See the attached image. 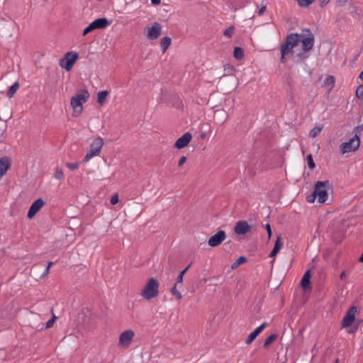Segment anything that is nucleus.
Returning a JSON list of instances; mask_svg holds the SVG:
<instances>
[{
    "instance_id": "obj_18",
    "label": "nucleus",
    "mask_w": 363,
    "mask_h": 363,
    "mask_svg": "<svg viewBox=\"0 0 363 363\" xmlns=\"http://www.w3.org/2000/svg\"><path fill=\"white\" fill-rule=\"evenodd\" d=\"M266 326L267 323L265 322L260 325L259 327H257L247 336V339L245 340V343L247 345L251 344L255 340L257 335L264 329Z\"/></svg>"
},
{
    "instance_id": "obj_4",
    "label": "nucleus",
    "mask_w": 363,
    "mask_h": 363,
    "mask_svg": "<svg viewBox=\"0 0 363 363\" xmlns=\"http://www.w3.org/2000/svg\"><path fill=\"white\" fill-rule=\"evenodd\" d=\"M330 181H318L314 186V191L318 197L320 203H324L328 199V190L330 187Z\"/></svg>"
},
{
    "instance_id": "obj_19",
    "label": "nucleus",
    "mask_w": 363,
    "mask_h": 363,
    "mask_svg": "<svg viewBox=\"0 0 363 363\" xmlns=\"http://www.w3.org/2000/svg\"><path fill=\"white\" fill-rule=\"evenodd\" d=\"M91 23L96 30L105 28L110 24V22L106 18H99L91 22Z\"/></svg>"
},
{
    "instance_id": "obj_52",
    "label": "nucleus",
    "mask_w": 363,
    "mask_h": 363,
    "mask_svg": "<svg viewBox=\"0 0 363 363\" xmlns=\"http://www.w3.org/2000/svg\"><path fill=\"white\" fill-rule=\"evenodd\" d=\"M358 261H359V262L363 263V253H362V255L359 257Z\"/></svg>"
},
{
    "instance_id": "obj_5",
    "label": "nucleus",
    "mask_w": 363,
    "mask_h": 363,
    "mask_svg": "<svg viewBox=\"0 0 363 363\" xmlns=\"http://www.w3.org/2000/svg\"><path fill=\"white\" fill-rule=\"evenodd\" d=\"M299 35L300 41L303 44V50L304 52L310 51L314 45V35L309 28L302 30Z\"/></svg>"
},
{
    "instance_id": "obj_44",
    "label": "nucleus",
    "mask_w": 363,
    "mask_h": 363,
    "mask_svg": "<svg viewBox=\"0 0 363 363\" xmlns=\"http://www.w3.org/2000/svg\"><path fill=\"white\" fill-rule=\"evenodd\" d=\"M186 161V156L181 157V158L179 159V162H178V166L182 167L185 163Z\"/></svg>"
},
{
    "instance_id": "obj_49",
    "label": "nucleus",
    "mask_w": 363,
    "mask_h": 363,
    "mask_svg": "<svg viewBox=\"0 0 363 363\" xmlns=\"http://www.w3.org/2000/svg\"><path fill=\"white\" fill-rule=\"evenodd\" d=\"M49 272H50V269L48 268V267H46L44 273L43 274L42 277H45L46 275H48L49 274Z\"/></svg>"
},
{
    "instance_id": "obj_47",
    "label": "nucleus",
    "mask_w": 363,
    "mask_h": 363,
    "mask_svg": "<svg viewBox=\"0 0 363 363\" xmlns=\"http://www.w3.org/2000/svg\"><path fill=\"white\" fill-rule=\"evenodd\" d=\"M266 11V6H262L259 9V11H258V13L259 16L262 15L264 11Z\"/></svg>"
},
{
    "instance_id": "obj_20",
    "label": "nucleus",
    "mask_w": 363,
    "mask_h": 363,
    "mask_svg": "<svg viewBox=\"0 0 363 363\" xmlns=\"http://www.w3.org/2000/svg\"><path fill=\"white\" fill-rule=\"evenodd\" d=\"M310 278H311V270L308 269L305 272V274L301 281V286L303 288V289L305 291H306L307 289L311 288Z\"/></svg>"
},
{
    "instance_id": "obj_14",
    "label": "nucleus",
    "mask_w": 363,
    "mask_h": 363,
    "mask_svg": "<svg viewBox=\"0 0 363 363\" xmlns=\"http://www.w3.org/2000/svg\"><path fill=\"white\" fill-rule=\"evenodd\" d=\"M192 135L190 133L187 132L182 135L174 143V147L177 149H182L186 147L190 143Z\"/></svg>"
},
{
    "instance_id": "obj_23",
    "label": "nucleus",
    "mask_w": 363,
    "mask_h": 363,
    "mask_svg": "<svg viewBox=\"0 0 363 363\" xmlns=\"http://www.w3.org/2000/svg\"><path fill=\"white\" fill-rule=\"evenodd\" d=\"M108 95V91L107 90L101 91L97 94V103L103 105L106 100V97Z\"/></svg>"
},
{
    "instance_id": "obj_28",
    "label": "nucleus",
    "mask_w": 363,
    "mask_h": 363,
    "mask_svg": "<svg viewBox=\"0 0 363 363\" xmlns=\"http://www.w3.org/2000/svg\"><path fill=\"white\" fill-rule=\"evenodd\" d=\"M247 262V258L244 256L239 257L235 262H233L231 265L232 269H235L239 267L240 264Z\"/></svg>"
},
{
    "instance_id": "obj_43",
    "label": "nucleus",
    "mask_w": 363,
    "mask_h": 363,
    "mask_svg": "<svg viewBox=\"0 0 363 363\" xmlns=\"http://www.w3.org/2000/svg\"><path fill=\"white\" fill-rule=\"evenodd\" d=\"M118 202V196L117 194H115L112 196L111 199V203L112 205H116Z\"/></svg>"
},
{
    "instance_id": "obj_45",
    "label": "nucleus",
    "mask_w": 363,
    "mask_h": 363,
    "mask_svg": "<svg viewBox=\"0 0 363 363\" xmlns=\"http://www.w3.org/2000/svg\"><path fill=\"white\" fill-rule=\"evenodd\" d=\"M359 328V324L353 325L350 330L348 331L349 333H354Z\"/></svg>"
},
{
    "instance_id": "obj_50",
    "label": "nucleus",
    "mask_w": 363,
    "mask_h": 363,
    "mask_svg": "<svg viewBox=\"0 0 363 363\" xmlns=\"http://www.w3.org/2000/svg\"><path fill=\"white\" fill-rule=\"evenodd\" d=\"M346 277V275H345V272H342L340 274V278L342 279V280H344Z\"/></svg>"
},
{
    "instance_id": "obj_22",
    "label": "nucleus",
    "mask_w": 363,
    "mask_h": 363,
    "mask_svg": "<svg viewBox=\"0 0 363 363\" xmlns=\"http://www.w3.org/2000/svg\"><path fill=\"white\" fill-rule=\"evenodd\" d=\"M172 39L168 36H165L162 38L160 40V47L162 50V52L164 53L167 48L171 45Z\"/></svg>"
},
{
    "instance_id": "obj_2",
    "label": "nucleus",
    "mask_w": 363,
    "mask_h": 363,
    "mask_svg": "<svg viewBox=\"0 0 363 363\" xmlns=\"http://www.w3.org/2000/svg\"><path fill=\"white\" fill-rule=\"evenodd\" d=\"M159 285L156 279L150 278L141 291V296L146 300L156 297L159 294Z\"/></svg>"
},
{
    "instance_id": "obj_25",
    "label": "nucleus",
    "mask_w": 363,
    "mask_h": 363,
    "mask_svg": "<svg viewBox=\"0 0 363 363\" xmlns=\"http://www.w3.org/2000/svg\"><path fill=\"white\" fill-rule=\"evenodd\" d=\"M233 57L237 60H241L244 57L243 50L240 47H235L233 51Z\"/></svg>"
},
{
    "instance_id": "obj_13",
    "label": "nucleus",
    "mask_w": 363,
    "mask_h": 363,
    "mask_svg": "<svg viewBox=\"0 0 363 363\" xmlns=\"http://www.w3.org/2000/svg\"><path fill=\"white\" fill-rule=\"evenodd\" d=\"M45 202L42 199H38L35 200L30 206L27 217L29 219L33 218L35 214L40 210V208L44 206Z\"/></svg>"
},
{
    "instance_id": "obj_15",
    "label": "nucleus",
    "mask_w": 363,
    "mask_h": 363,
    "mask_svg": "<svg viewBox=\"0 0 363 363\" xmlns=\"http://www.w3.org/2000/svg\"><path fill=\"white\" fill-rule=\"evenodd\" d=\"M252 227L245 220L238 221L235 225L234 231L237 235H245L251 230Z\"/></svg>"
},
{
    "instance_id": "obj_10",
    "label": "nucleus",
    "mask_w": 363,
    "mask_h": 363,
    "mask_svg": "<svg viewBox=\"0 0 363 363\" xmlns=\"http://www.w3.org/2000/svg\"><path fill=\"white\" fill-rule=\"evenodd\" d=\"M226 233L224 230H220L215 235H212L208 240V245L211 247H217L220 245L225 239Z\"/></svg>"
},
{
    "instance_id": "obj_9",
    "label": "nucleus",
    "mask_w": 363,
    "mask_h": 363,
    "mask_svg": "<svg viewBox=\"0 0 363 363\" xmlns=\"http://www.w3.org/2000/svg\"><path fill=\"white\" fill-rule=\"evenodd\" d=\"M359 138L357 135H355L348 142L343 143L341 145V152L342 154L350 152L351 151H355L359 146Z\"/></svg>"
},
{
    "instance_id": "obj_40",
    "label": "nucleus",
    "mask_w": 363,
    "mask_h": 363,
    "mask_svg": "<svg viewBox=\"0 0 363 363\" xmlns=\"http://www.w3.org/2000/svg\"><path fill=\"white\" fill-rule=\"evenodd\" d=\"M93 24L91 23L87 27H86L83 31V35H87L89 33L94 30Z\"/></svg>"
},
{
    "instance_id": "obj_35",
    "label": "nucleus",
    "mask_w": 363,
    "mask_h": 363,
    "mask_svg": "<svg viewBox=\"0 0 363 363\" xmlns=\"http://www.w3.org/2000/svg\"><path fill=\"white\" fill-rule=\"evenodd\" d=\"M307 162H308V167L311 169H313L315 167V162L313 161V156H312L311 154H309L307 156Z\"/></svg>"
},
{
    "instance_id": "obj_26",
    "label": "nucleus",
    "mask_w": 363,
    "mask_h": 363,
    "mask_svg": "<svg viewBox=\"0 0 363 363\" xmlns=\"http://www.w3.org/2000/svg\"><path fill=\"white\" fill-rule=\"evenodd\" d=\"M19 87V83L18 82H15L9 89V90L7 91V96L9 98H11L13 97V96L14 95V94L16 93V90L18 89Z\"/></svg>"
},
{
    "instance_id": "obj_48",
    "label": "nucleus",
    "mask_w": 363,
    "mask_h": 363,
    "mask_svg": "<svg viewBox=\"0 0 363 363\" xmlns=\"http://www.w3.org/2000/svg\"><path fill=\"white\" fill-rule=\"evenodd\" d=\"M161 0H151L152 5H158L160 4Z\"/></svg>"
},
{
    "instance_id": "obj_16",
    "label": "nucleus",
    "mask_w": 363,
    "mask_h": 363,
    "mask_svg": "<svg viewBox=\"0 0 363 363\" xmlns=\"http://www.w3.org/2000/svg\"><path fill=\"white\" fill-rule=\"evenodd\" d=\"M11 165V159L4 156L0 158V179H1L7 172Z\"/></svg>"
},
{
    "instance_id": "obj_1",
    "label": "nucleus",
    "mask_w": 363,
    "mask_h": 363,
    "mask_svg": "<svg viewBox=\"0 0 363 363\" xmlns=\"http://www.w3.org/2000/svg\"><path fill=\"white\" fill-rule=\"evenodd\" d=\"M89 97V91L86 89H82L79 94L71 98L70 104L73 108L72 116L74 117H78L82 113L83 103L86 102Z\"/></svg>"
},
{
    "instance_id": "obj_27",
    "label": "nucleus",
    "mask_w": 363,
    "mask_h": 363,
    "mask_svg": "<svg viewBox=\"0 0 363 363\" xmlns=\"http://www.w3.org/2000/svg\"><path fill=\"white\" fill-rule=\"evenodd\" d=\"M277 338V334L270 335L264 342L263 347H268Z\"/></svg>"
},
{
    "instance_id": "obj_17",
    "label": "nucleus",
    "mask_w": 363,
    "mask_h": 363,
    "mask_svg": "<svg viewBox=\"0 0 363 363\" xmlns=\"http://www.w3.org/2000/svg\"><path fill=\"white\" fill-rule=\"evenodd\" d=\"M213 118L218 123L222 125L228 120V115L223 108H220L215 111Z\"/></svg>"
},
{
    "instance_id": "obj_3",
    "label": "nucleus",
    "mask_w": 363,
    "mask_h": 363,
    "mask_svg": "<svg viewBox=\"0 0 363 363\" xmlns=\"http://www.w3.org/2000/svg\"><path fill=\"white\" fill-rule=\"evenodd\" d=\"M299 41V35L298 33L289 34L281 45V54L283 55L292 54L294 48L298 45Z\"/></svg>"
},
{
    "instance_id": "obj_8",
    "label": "nucleus",
    "mask_w": 363,
    "mask_h": 363,
    "mask_svg": "<svg viewBox=\"0 0 363 363\" xmlns=\"http://www.w3.org/2000/svg\"><path fill=\"white\" fill-rule=\"evenodd\" d=\"M162 33V26L157 23L155 22L152 26L146 27L145 29V35L148 40H154L157 39Z\"/></svg>"
},
{
    "instance_id": "obj_11",
    "label": "nucleus",
    "mask_w": 363,
    "mask_h": 363,
    "mask_svg": "<svg viewBox=\"0 0 363 363\" xmlns=\"http://www.w3.org/2000/svg\"><path fill=\"white\" fill-rule=\"evenodd\" d=\"M357 312V308L354 306H352L349 308L342 320V325L343 328L351 326L355 319Z\"/></svg>"
},
{
    "instance_id": "obj_38",
    "label": "nucleus",
    "mask_w": 363,
    "mask_h": 363,
    "mask_svg": "<svg viewBox=\"0 0 363 363\" xmlns=\"http://www.w3.org/2000/svg\"><path fill=\"white\" fill-rule=\"evenodd\" d=\"M57 319V317L53 315L52 318L50 319L45 324V328L46 329H48V328H50L51 327H52V325H54V323L55 321V320Z\"/></svg>"
},
{
    "instance_id": "obj_54",
    "label": "nucleus",
    "mask_w": 363,
    "mask_h": 363,
    "mask_svg": "<svg viewBox=\"0 0 363 363\" xmlns=\"http://www.w3.org/2000/svg\"><path fill=\"white\" fill-rule=\"evenodd\" d=\"M359 77L363 81V70L361 72Z\"/></svg>"
},
{
    "instance_id": "obj_36",
    "label": "nucleus",
    "mask_w": 363,
    "mask_h": 363,
    "mask_svg": "<svg viewBox=\"0 0 363 363\" xmlns=\"http://www.w3.org/2000/svg\"><path fill=\"white\" fill-rule=\"evenodd\" d=\"M356 96L359 99H363V84H360L357 86L356 89Z\"/></svg>"
},
{
    "instance_id": "obj_34",
    "label": "nucleus",
    "mask_w": 363,
    "mask_h": 363,
    "mask_svg": "<svg viewBox=\"0 0 363 363\" xmlns=\"http://www.w3.org/2000/svg\"><path fill=\"white\" fill-rule=\"evenodd\" d=\"M63 175H64V172H63V170L62 168L60 167H56L55 168V177L57 179H62L63 177Z\"/></svg>"
},
{
    "instance_id": "obj_29",
    "label": "nucleus",
    "mask_w": 363,
    "mask_h": 363,
    "mask_svg": "<svg viewBox=\"0 0 363 363\" xmlns=\"http://www.w3.org/2000/svg\"><path fill=\"white\" fill-rule=\"evenodd\" d=\"M323 128L319 126L314 127L309 133V136L312 138H315L318 136L320 133L321 132Z\"/></svg>"
},
{
    "instance_id": "obj_41",
    "label": "nucleus",
    "mask_w": 363,
    "mask_h": 363,
    "mask_svg": "<svg viewBox=\"0 0 363 363\" xmlns=\"http://www.w3.org/2000/svg\"><path fill=\"white\" fill-rule=\"evenodd\" d=\"M264 228L267 230V237H268V239L269 240L272 237V228H271V225L269 223H267L265 225H264Z\"/></svg>"
},
{
    "instance_id": "obj_31",
    "label": "nucleus",
    "mask_w": 363,
    "mask_h": 363,
    "mask_svg": "<svg viewBox=\"0 0 363 363\" xmlns=\"http://www.w3.org/2000/svg\"><path fill=\"white\" fill-rule=\"evenodd\" d=\"M301 7H308L313 4L315 0H295Z\"/></svg>"
},
{
    "instance_id": "obj_33",
    "label": "nucleus",
    "mask_w": 363,
    "mask_h": 363,
    "mask_svg": "<svg viewBox=\"0 0 363 363\" xmlns=\"http://www.w3.org/2000/svg\"><path fill=\"white\" fill-rule=\"evenodd\" d=\"M171 293L174 295L178 300H181L182 298V294L177 289V283L171 289Z\"/></svg>"
},
{
    "instance_id": "obj_37",
    "label": "nucleus",
    "mask_w": 363,
    "mask_h": 363,
    "mask_svg": "<svg viewBox=\"0 0 363 363\" xmlns=\"http://www.w3.org/2000/svg\"><path fill=\"white\" fill-rule=\"evenodd\" d=\"M317 197V195L315 194V191H313L312 194H309L306 197V201L308 203H313Z\"/></svg>"
},
{
    "instance_id": "obj_53",
    "label": "nucleus",
    "mask_w": 363,
    "mask_h": 363,
    "mask_svg": "<svg viewBox=\"0 0 363 363\" xmlns=\"http://www.w3.org/2000/svg\"><path fill=\"white\" fill-rule=\"evenodd\" d=\"M52 264H53V262H49L48 263V266H47V267H48V269H50V267H51Z\"/></svg>"
},
{
    "instance_id": "obj_42",
    "label": "nucleus",
    "mask_w": 363,
    "mask_h": 363,
    "mask_svg": "<svg viewBox=\"0 0 363 363\" xmlns=\"http://www.w3.org/2000/svg\"><path fill=\"white\" fill-rule=\"evenodd\" d=\"M296 57L298 58L297 62H301L307 58L308 55H306L305 53H298Z\"/></svg>"
},
{
    "instance_id": "obj_39",
    "label": "nucleus",
    "mask_w": 363,
    "mask_h": 363,
    "mask_svg": "<svg viewBox=\"0 0 363 363\" xmlns=\"http://www.w3.org/2000/svg\"><path fill=\"white\" fill-rule=\"evenodd\" d=\"M79 162H73V163H71V162H67L66 164L67 167L71 169V170H76L78 169L79 167Z\"/></svg>"
},
{
    "instance_id": "obj_21",
    "label": "nucleus",
    "mask_w": 363,
    "mask_h": 363,
    "mask_svg": "<svg viewBox=\"0 0 363 363\" xmlns=\"http://www.w3.org/2000/svg\"><path fill=\"white\" fill-rule=\"evenodd\" d=\"M282 245H283V242L281 241V236L279 235L277 238L274 246L269 254V257H275L277 255V254L279 252V251L280 250V249L281 248Z\"/></svg>"
},
{
    "instance_id": "obj_12",
    "label": "nucleus",
    "mask_w": 363,
    "mask_h": 363,
    "mask_svg": "<svg viewBox=\"0 0 363 363\" xmlns=\"http://www.w3.org/2000/svg\"><path fill=\"white\" fill-rule=\"evenodd\" d=\"M135 333L132 330L123 331L119 336V345L122 347H128L131 343Z\"/></svg>"
},
{
    "instance_id": "obj_7",
    "label": "nucleus",
    "mask_w": 363,
    "mask_h": 363,
    "mask_svg": "<svg viewBox=\"0 0 363 363\" xmlns=\"http://www.w3.org/2000/svg\"><path fill=\"white\" fill-rule=\"evenodd\" d=\"M79 55L76 52H67L65 56L60 60V66L65 69L67 71H70L77 60Z\"/></svg>"
},
{
    "instance_id": "obj_32",
    "label": "nucleus",
    "mask_w": 363,
    "mask_h": 363,
    "mask_svg": "<svg viewBox=\"0 0 363 363\" xmlns=\"http://www.w3.org/2000/svg\"><path fill=\"white\" fill-rule=\"evenodd\" d=\"M191 266V264H189L184 269H183L180 273L177 276V279H176V283L177 284H179V283H182L183 281V277H184V275L185 274V273L187 272V270L189 269V268Z\"/></svg>"
},
{
    "instance_id": "obj_24",
    "label": "nucleus",
    "mask_w": 363,
    "mask_h": 363,
    "mask_svg": "<svg viewBox=\"0 0 363 363\" xmlns=\"http://www.w3.org/2000/svg\"><path fill=\"white\" fill-rule=\"evenodd\" d=\"M335 79L333 76H328L324 80V84L332 89L335 86Z\"/></svg>"
},
{
    "instance_id": "obj_6",
    "label": "nucleus",
    "mask_w": 363,
    "mask_h": 363,
    "mask_svg": "<svg viewBox=\"0 0 363 363\" xmlns=\"http://www.w3.org/2000/svg\"><path fill=\"white\" fill-rule=\"evenodd\" d=\"M104 145V140L101 137L96 138L90 145L89 150L84 158V162H88L91 158L98 155Z\"/></svg>"
},
{
    "instance_id": "obj_51",
    "label": "nucleus",
    "mask_w": 363,
    "mask_h": 363,
    "mask_svg": "<svg viewBox=\"0 0 363 363\" xmlns=\"http://www.w3.org/2000/svg\"><path fill=\"white\" fill-rule=\"evenodd\" d=\"M281 62L282 63H284L285 62V56L286 55H283L282 54H281Z\"/></svg>"
},
{
    "instance_id": "obj_46",
    "label": "nucleus",
    "mask_w": 363,
    "mask_h": 363,
    "mask_svg": "<svg viewBox=\"0 0 363 363\" xmlns=\"http://www.w3.org/2000/svg\"><path fill=\"white\" fill-rule=\"evenodd\" d=\"M320 7L325 6L326 4L329 3L330 0H319Z\"/></svg>"
},
{
    "instance_id": "obj_55",
    "label": "nucleus",
    "mask_w": 363,
    "mask_h": 363,
    "mask_svg": "<svg viewBox=\"0 0 363 363\" xmlns=\"http://www.w3.org/2000/svg\"><path fill=\"white\" fill-rule=\"evenodd\" d=\"M205 137H206V133H202V134L201 135V138L202 139H203V138H204Z\"/></svg>"
},
{
    "instance_id": "obj_56",
    "label": "nucleus",
    "mask_w": 363,
    "mask_h": 363,
    "mask_svg": "<svg viewBox=\"0 0 363 363\" xmlns=\"http://www.w3.org/2000/svg\"><path fill=\"white\" fill-rule=\"evenodd\" d=\"M338 362H339V359H336L335 361V363H338Z\"/></svg>"
},
{
    "instance_id": "obj_30",
    "label": "nucleus",
    "mask_w": 363,
    "mask_h": 363,
    "mask_svg": "<svg viewBox=\"0 0 363 363\" xmlns=\"http://www.w3.org/2000/svg\"><path fill=\"white\" fill-rule=\"evenodd\" d=\"M235 30V27L234 26H230V27H228L227 29H225L224 30L223 35L225 37L230 38H232Z\"/></svg>"
}]
</instances>
